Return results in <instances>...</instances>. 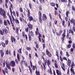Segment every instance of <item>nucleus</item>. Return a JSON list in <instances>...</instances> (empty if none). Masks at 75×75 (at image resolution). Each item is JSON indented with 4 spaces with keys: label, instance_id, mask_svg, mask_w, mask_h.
Returning a JSON list of instances; mask_svg holds the SVG:
<instances>
[{
    "label": "nucleus",
    "instance_id": "nucleus-12",
    "mask_svg": "<svg viewBox=\"0 0 75 75\" xmlns=\"http://www.w3.org/2000/svg\"><path fill=\"white\" fill-rule=\"evenodd\" d=\"M38 33V35L39 36L38 37L39 40L40 42H41V38L42 37V36H41V35L40 33Z\"/></svg>",
    "mask_w": 75,
    "mask_h": 75
},
{
    "label": "nucleus",
    "instance_id": "nucleus-20",
    "mask_svg": "<svg viewBox=\"0 0 75 75\" xmlns=\"http://www.w3.org/2000/svg\"><path fill=\"white\" fill-rule=\"evenodd\" d=\"M60 1L62 3H65L66 4H67V1H68L67 0H60Z\"/></svg>",
    "mask_w": 75,
    "mask_h": 75
},
{
    "label": "nucleus",
    "instance_id": "nucleus-7",
    "mask_svg": "<svg viewBox=\"0 0 75 75\" xmlns=\"http://www.w3.org/2000/svg\"><path fill=\"white\" fill-rule=\"evenodd\" d=\"M69 14V11H67L66 13V17H65V19H68V17H69L68 15Z\"/></svg>",
    "mask_w": 75,
    "mask_h": 75
},
{
    "label": "nucleus",
    "instance_id": "nucleus-16",
    "mask_svg": "<svg viewBox=\"0 0 75 75\" xmlns=\"http://www.w3.org/2000/svg\"><path fill=\"white\" fill-rule=\"evenodd\" d=\"M54 65L56 68H58V65H57V62L56 60L54 61Z\"/></svg>",
    "mask_w": 75,
    "mask_h": 75
},
{
    "label": "nucleus",
    "instance_id": "nucleus-26",
    "mask_svg": "<svg viewBox=\"0 0 75 75\" xmlns=\"http://www.w3.org/2000/svg\"><path fill=\"white\" fill-rule=\"evenodd\" d=\"M42 17L43 19H47V17L45 14H43Z\"/></svg>",
    "mask_w": 75,
    "mask_h": 75
},
{
    "label": "nucleus",
    "instance_id": "nucleus-34",
    "mask_svg": "<svg viewBox=\"0 0 75 75\" xmlns=\"http://www.w3.org/2000/svg\"><path fill=\"white\" fill-rule=\"evenodd\" d=\"M15 62L16 63L17 65H18V60H17V59H15Z\"/></svg>",
    "mask_w": 75,
    "mask_h": 75
},
{
    "label": "nucleus",
    "instance_id": "nucleus-23",
    "mask_svg": "<svg viewBox=\"0 0 75 75\" xmlns=\"http://www.w3.org/2000/svg\"><path fill=\"white\" fill-rule=\"evenodd\" d=\"M37 68H36V75H40V72L39 71H37Z\"/></svg>",
    "mask_w": 75,
    "mask_h": 75
},
{
    "label": "nucleus",
    "instance_id": "nucleus-4",
    "mask_svg": "<svg viewBox=\"0 0 75 75\" xmlns=\"http://www.w3.org/2000/svg\"><path fill=\"white\" fill-rule=\"evenodd\" d=\"M9 3L10 5V6L9 10H10V13L11 14H12V10H11V8H13V5L11 3V2H9Z\"/></svg>",
    "mask_w": 75,
    "mask_h": 75
},
{
    "label": "nucleus",
    "instance_id": "nucleus-38",
    "mask_svg": "<svg viewBox=\"0 0 75 75\" xmlns=\"http://www.w3.org/2000/svg\"><path fill=\"white\" fill-rule=\"evenodd\" d=\"M6 55L8 54V50L7 49L6 50Z\"/></svg>",
    "mask_w": 75,
    "mask_h": 75
},
{
    "label": "nucleus",
    "instance_id": "nucleus-27",
    "mask_svg": "<svg viewBox=\"0 0 75 75\" xmlns=\"http://www.w3.org/2000/svg\"><path fill=\"white\" fill-rule=\"evenodd\" d=\"M1 16H3L4 18H7V17H6V13H4V14L2 15Z\"/></svg>",
    "mask_w": 75,
    "mask_h": 75
},
{
    "label": "nucleus",
    "instance_id": "nucleus-17",
    "mask_svg": "<svg viewBox=\"0 0 75 75\" xmlns=\"http://www.w3.org/2000/svg\"><path fill=\"white\" fill-rule=\"evenodd\" d=\"M29 35H30L31 36H32V37H33L34 35V34L33 33V32L31 31V32H30V30H29Z\"/></svg>",
    "mask_w": 75,
    "mask_h": 75
},
{
    "label": "nucleus",
    "instance_id": "nucleus-50",
    "mask_svg": "<svg viewBox=\"0 0 75 75\" xmlns=\"http://www.w3.org/2000/svg\"><path fill=\"white\" fill-rule=\"evenodd\" d=\"M72 47L74 48V49H75V44L74 43H73V45H72Z\"/></svg>",
    "mask_w": 75,
    "mask_h": 75
},
{
    "label": "nucleus",
    "instance_id": "nucleus-63",
    "mask_svg": "<svg viewBox=\"0 0 75 75\" xmlns=\"http://www.w3.org/2000/svg\"><path fill=\"white\" fill-rule=\"evenodd\" d=\"M16 13L17 17H18V11H16Z\"/></svg>",
    "mask_w": 75,
    "mask_h": 75
},
{
    "label": "nucleus",
    "instance_id": "nucleus-51",
    "mask_svg": "<svg viewBox=\"0 0 75 75\" xmlns=\"http://www.w3.org/2000/svg\"><path fill=\"white\" fill-rule=\"evenodd\" d=\"M3 2V0H0V5H1V4H2Z\"/></svg>",
    "mask_w": 75,
    "mask_h": 75
},
{
    "label": "nucleus",
    "instance_id": "nucleus-49",
    "mask_svg": "<svg viewBox=\"0 0 75 75\" xmlns=\"http://www.w3.org/2000/svg\"><path fill=\"white\" fill-rule=\"evenodd\" d=\"M26 48L27 50L28 51H31V48H30V47H27Z\"/></svg>",
    "mask_w": 75,
    "mask_h": 75
},
{
    "label": "nucleus",
    "instance_id": "nucleus-2",
    "mask_svg": "<svg viewBox=\"0 0 75 75\" xmlns=\"http://www.w3.org/2000/svg\"><path fill=\"white\" fill-rule=\"evenodd\" d=\"M27 10L28 11V17L29 19H33L32 16H30V10L28 8H27Z\"/></svg>",
    "mask_w": 75,
    "mask_h": 75
},
{
    "label": "nucleus",
    "instance_id": "nucleus-11",
    "mask_svg": "<svg viewBox=\"0 0 75 75\" xmlns=\"http://www.w3.org/2000/svg\"><path fill=\"white\" fill-rule=\"evenodd\" d=\"M8 3V0H5V6L6 8H8V6H7Z\"/></svg>",
    "mask_w": 75,
    "mask_h": 75
},
{
    "label": "nucleus",
    "instance_id": "nucleus-8",
    "mask_svg": "<svg viewBox=\"0 0 75 75\" xmlns=\"http://www.w3.org/2000/svg\"><path fill=\"white\" fill-rule=\"evenodd\" d=\"M27 25L30 29L32 30V28H33V25L31 24L30 23H28Z\"/></svg>",
    "mask_w": 75,
    "mask_h": 75
},
{
    "label": "nucleus",
    "instance_id": "nucleus-3",
    "mask_svg": "<svg viewBox=\"0 0 75 75\" xmlns=\"http://www.w3.org/2000/svg\"><path fill=\"white\" fill-rule=\"evenodd\" d=\"M4 13H6L5 11L3 9V8H0V14H1V15L4 14Z\"/></svg>",
    "mask_w": 75,
    "mask_h": 75
},
{
    "label": "nucleus",
    "instance_id": "nucleus-61",
    "mask_svg": "<svg viewBox=\"0 0 75 75\" xmlns=\"http://www.w3.org/2000/svg\"><path fill=\"white\" fill-rule=\"evenodd\" d=\"M5 43H6V45H7V44H8V40H6V42H5Z\"/></svg>",
    "mask_w": 75,
    "mask_h": 75
},
{
    "label": "nucleus",
    "instance_id": "nucleus-10",
    "mask_svg": "<svg viewBox=\"0 0 75 75\" xmlns=\"http://www.w3.org/2000/svg\"><path fill=\"white\" fill-rule=\"evenodd\" d=\"M71 24H74V26H75V20L74 19H71L70 21Z\"/></svg>",
    "mask_w": 75,
    "mask_h": 75
},
{
    "label": "nucleus",
    "instance_id": "nucleus-42",
    "mask_svg": "<svg viewBox=\"0 0 75 75\" xmlns=\"http://www.w3.org/2000/svg\"><path fill=\"white\" fill-rule=\"evenodd\" d=\"M66 55L67 57H69V54H68V53L67 52H66Z\"/></svg>",
    "mask_w": 75,
    "mask_h": 75
},
{
    "label": "nucleus",
    "instance_id": "nucleus-1",
    "mask_svg": "<svg viewBox=\"0 0 75 75\" xmlns=\"http://www.w3.org/2000/svg\"><path fill=\"white\" fill-rule=\"evenodd\" d=\"M47 62V63L48 66L50 65V60H47L45 61V63H43V66L44 68V69L45 70V65H46V62Z\"/></svg>",
    "mask_w": 75,
    "mask_h": 75
},
{
    "label": "nucleus",
    "instance_id": "nucleus-55",
    "mask_svg": "<svg viewBox=\"0 0 75 75\" xmlns=\"http://www.w3.org/2000/svg\"><path fill=\"white\" fill-rule=\"evenodd\" d=\"M62 25L64 26L65 25V21H62Z\"/></svg>",
    "mask_w": 75,
    "mask_h": 75
},
{
    "label": "nucleus",
    "instance_id": "nucleus-29",
    "mask_svg": "<svg viewBox=\"0 0 75 75\" xmlns=\"http://www.w3.org/2000/svg\"><path fill=\"white\" fill-rule=\"evenodd\" d=\"M29 6L30 9L32 8V4L30 3H29Z\"/></svg>",
    "mask_w": 75,
    "mask_h": 75
},
{
    "label": "nucleus",
    "instance_id": "nucleus-62",
    "mask_svg": "<svg viewBox=\"0 0 75 75\" xmlns=\"http://www.w3.org/2000/svg\"><path fill=\"white\" fill-rule=\"evenodd\" d=\"M19 3L20 4L23 3V0H19Z\"/></svg>",
    "mask_w": 75,
    "mask_h": 75
},
{
    "label": "nucleus",
    "instance_id": "nucleus-28",
    "mask_svg": "<svg viewBox=\"0 0 75 75\" xmlns=\"http://www.w3.org/2000/svg\"><path fill=\"white\" fill-rule=\"evenodd\" d=\"M6 66L7 67V68L9 69H11L10 68V67L9 65H8L7 64V63H6Z\"/></svg>",
    "mask_w": 75,
    "mask_h": 75
},
{
    "label": "nucleus",
    "instance_id": "nucleus-40",
    "mask_svg": "<svg viewBox=\"0 0 75 75\" xmlns=\"http://www.w3.org/2000/svg\"><path fill=\"white\" fill-rule=\"evenodd\" d=\"M0 54H1V57L3 58V56H4V53H0Z\"/></svg>",
    "mask_w": 75,
    "mask_h": 75
},
{
    "label": "nucleus",
    "instance_id": "nucleus-6",
    "mask_svg": "<svg viewBox=\"0 0 75 75\" xmlns=\"http://www.w3.org/2000/svg\"><path fill=\"white\" fill-rule=\"evenodd\" d=\"M10 65H11V67H15V66H16V63H15V62H14V61H11Z\"/></svg>",
    "mask_w": 75,
    "mask_h": 75
},
{
    "label": "nucleus",
    "instance_id": "nucleus-13",
    "mask_svg": "<svg viewBox=\"0 0 75 75\" xmlns=\"http://www.w3.org/2000/svg\"><path fill=\"white\" fill-rule=\"evenodd\" d=\"M4 30L3 29L2 31L1 30H0V34L1 35H4Z\"/></svg>",
    "mask_w": 75,
    "mask_h": 75
},
{
    "label": "nucleus",
    "instance_id": "nucleus-39",
    "mask_svg": "<svg viewBox=\"0 0 75 75\" xmlns=\"http://www.w3.org/2000/svg\"><path fill=\"white\" fill-rule=\"evenodd\" d=\"M68 62H67V63L69 64H71V61L69 59H68L67 60Z\"/></svg>",
    "mask_w": 75,
    "mask_h": 75
},
{
    "label": "nucleus",
    "instance_id": "nucleus-45",
    "mask_svg": "<svg viewBox=\"0 0 75 75\" xmlns=\"http://www.w3.org/2000/svg\"><path fill=\"white\" fill-rule=\"evenodd\" d=\"M19 10L21 12V13H23V9L22 8L20 7V9H19Z\"/></svg>",
    "mask_w": 75,
    "mask_h": 75
},
{
    "label": "nucleus",
    "instance_id": "nucleus-58",
    "mask_svg": "<svg viewBox=\"0 0 75 75\" xmlns=\"http://www.w3.org/2000/svg\"><path fill=\"white\" fill-rule=\"evenodd\" d=\"M29 36V40H31V36H30V35H28Z\"/></svg>",
    "mask_w": 75,
    "mask_h": 75
},
{
    "label": "nucleus",
    "instance_id": "nucleus-15",
    "mask_svg": "<svg viewBox=\"0 0 75 75\" xmlns=\"http://www.w3.org/2000/svg\"><path fill=\"white\" fill-rule=\"evenodd\" d=\"M69 33H71L72 35H74V31H72L71 29H70L69 30Z\"/></svg>",
    "mask_w": 75,
    "mask_h": 75
},
{
    "label": "nucleus",
    "instance_id": "nucleus-36",
    "mask_svg": "<svg viewBox=\"0 0 75 75\" xmlns=\"http://www.w3.org/2000/svg\"><path fill=\"white\" fill-rule=\"evenodd\" d=\"M18 52L20 53V54H21V49H19L18 50Z\"/></svg>",
    "mask_w": 75,
    "mask_h": 75
},
{
    "label": "nucleus",
    "instance_id": "nucleus-53",
    "mask_svg": "<svg viewBox=\"0 0 75 75\" xmlns=\"http://www.w3.org/2000/svg\"><path fill=\"white\" fill-rule=\"evenodd\" d=\"M49 72L51 75L52 74V71H51V69L50 68Z\"/></svg>",
    "mask_w": 75,
    "mask_h": 75
},
{
    "label": "nucleus",
    "instance_id": "nucleus-47",
    "mask_svg": "<svg viewBox=\"0 0 75 75\" xmlns=\"http://www.w3.org/2000/svg\"><path fill=\"white\" fill-rule=\"evenodd\" d=\"M68 25L69 27H70V26L71 25L70 24V22H69V21H68Z\"/></svg>",
    "mask_w": 75,
    "mask_h": 75
},
{
    "label": "nucleus",
    "instance_id": "nucleus-59",
    "mask_svg": "<svg viewBox=\"0 0 75 75\" xmlns=\"http://www.w3.org/2000/svg\"><path fill=\"white\" fill-rule=\"evenodd\" d=\"M57 11L55 10L54 11V15L55 16H57Z\"/></svg>",
    "mask_w": 75,
    "mask_h": 75
},
{
    "label": "nucleus",
    "instance_id": "nucleus-44",
    "mask_svg": "<svg viewBox=\"0 0 75 75\" xmlns=\"http://www.w3.org/2000/svg\"><path fill=\"white\" fill-rule=\"evenodd\" d=\"M11 41H12V42H13V40H14V38H13V36H11Z\"/></svg>",
    "mask_w": 75,
    "mask_h": 75
},
{
    "label": "nucleus",
    "instance_id": "nucleus-33",
    "mask_svg": "<svg viewBox=\"0 0 75 75\" xmlns=\"http://www.w3.org/2000/svg\"><path fill=\"white\" fill-rule=\"evenodd\" d=\"M59 18L61 19V15L60 14L61 13V11H60V10H59Z\"/></svg>",
    "mask_w": 75,
    "mask_h": 75
},
{
    "label": "nucleus",
    "instance_id": "nucleus-9",
    "mask_svg": "<svg viewBox=\"0 0 75 75\" xmlns=\"http://www.w3.org/2000/svg\"><path fill=\"white\" fill-rule=\"evenodd\" d=\"M62 32V30H60L59 32V33H56V34L57 36H60L61 35V33Z\"/></svg>",
    "mask_w": 75,
    "mask_h": 75
},
{
    "label": "nucleus",
    "instance_id": "nucleus-35",
    "mask_svg": "<svg viewBox=\"0 0 75 75\" xmlns=\"http://www.w3.org/2000/svg\"><path fill=\"white\" fill-rule=\"evenodd\" d=\"M28 30H29V28L27 27L26 28H25V31L27 33L28 32Z\"/></svg>",
    "mask_w": 75,
    "mask_h": 75
},
{
    "label": "nucleus",
    "instance_id": "nucleus-64",
    "mask_svg": "<svg viewBox=\"0 0 75 75\" xmlns=\"http://www.w3.org/2000/svg\"><path fill=\"white\" fill-rule=\"evenodd\" d=\"M39 9L40 10H42V7H41V6H39Z\"/></svg>",
    "mask_w": 75,
    "mask_h": 75
},
{
    "label": "nucleus",
    "instance_id": "nucleus-30",
    "mask_svg": "<svg viewBox=\"0 0 75 75\" xmlns=\"http://www.w3.org/2000/svg\"><path fill=\"white\" fill-rule=\"evenodd\" d=\"M75 64H74V62H72V64H71V68H74L73 66H75Z\"/></svg>",
    "mask_w": 75,
    "mask_h": 75
},
{
    "label": "nucleus",
    "instance_id": "nucleus-48",
    "mask_svg": "<svg viewBox=\"0 0 75 75\" xmlns=\"http://www.w3.org/2000/svg\"><path fill=\"white\" fill-rule=\"evenodd\" d=\"M4 31H5L6 34H7V33H8V30L7 29H5Z\"/></svg>",
    "mask_w": 75,
    "mask_h": 75
},
{
    "label": "nucleus",
    "instance_id": "nucleus-31",
    "mask_svg": "<svg viewBox=\"0 0 75 75\" xmlns=\"http://www.w3.org/2000/svg\"><path fill=\"white\" fill-rule=\"evenodd\" d=\"M4 23L5 25H6V26H7V21H4Z\"/></svg>",
    "mask_w": 75,
    "mask_h": 75
},
{
    "label": "nucleus",
    "instance_id": "nucleus-54",
    "mask_svg": "<svg viewBox=\"0 0 75 75\" xmlns=\"http://www.w3.org/2000/svg\"><path fill=\"white\" fill-rule=\"evenodd\" d=\"M49 16L50 18V19H52V16H51V13H50L49 15Z\"/></svg>",
    "mask_w": 75,
    "mask_h": 75
},
{
    "label": "nucleus",
    "instance_id": "nucleus-46",
    "mask_svg": "<svg viewBox=\"0 0 75 75\" xmlns=\"http://www.w3.org/2000/svg\"><path fill=\"white\" fill-rule=\"evenodd\" d=\"M71 45H70V44H69L67 45V48H71Z\"/></svg>",
    "mask_w": 75,
    "mask_h": 75
},
{
    "label": "nucleus",
    "instance_id": "nucleus-56",
    "mask_svg": "<svg viewBox=\"0 0 75 75\" xmlns=\"http://www.w3.org/2000/svg\"><path fill=\"white\" fill-rule=\"evenodd\" d=\"M4 71L5 72H6L7 73V68H6L4 69Z\"/></svg>",
    "mask_w": 75,
    "mask_h": 75
},
{
    "label": "nucleus",
    "instance_id": "nucleus-5",
    "mask_svg": "<svg viewBox=\"0 0 75 75\" xmlns=\"http://www.w3.org/2000/svg\"><path fill=\"white\" fill-rule=\"evenodd\" d=\"M46 53L47 55H48L49 57H51V54L49 52L48 50L47 49L46 50Z\"/></svg>",
    "mask_w": 75,
    "mask_h": 75
},
{
    "label": "nucleus",
    "instance_id": "nucleus-60",
    "mask_svg": "<svg viewBox=\"0 0 75 75\" xmlns=\"http://www.w3.org/2000/svg\"><path fill=\"white\" fill-rule=\"evenodd\" d=\"M63 59L66 60V61H67V59L65 57H63Z\"/></svg>",
    "mask_w": 75,
    "mask_h": 75
},
{
    "label": "nucleus",
    "instance_id": "nucleus-24",
    "mask_svg": "<svg viewBox=\"0 0 75 75\" xmlns=\"http://www.w3.org/2000/svg\"><path fill=\"white\" fill-rule=\"evenodd\" d=\"M17 59L18 61H20V56L18 54H17Z\"/></svg>",
    "mask_w": 75,
    "mask_h": 75
},
{
    "label": "nucleus",
    "instance_id": "nucleus-25",
    "mask_svg": "<svg viewBox=\"0 0 75 75\" xmlns=\"http://www.w3.org/2000/svg\"><path fill=\"white\" fill-rule=\"evenodd\" d=\"M1 44L3 47H4H4H6V44H5V43L2 42L1 43Z\"/></svg>",
    "mask_w": 75,
    "mask_h": 75
},
{
    "label": "nucleus",
    "instance_id": "nucleus-14",
    "mask_svg": "<svg viewBox=\"0 0 75 75\" xmlns=\"http://www.w3.org/2000/svg\"><path fill=\"white\" fill-rule=\"evenodd\" d=\"M39 19H41V17H42V13H41V11H39Z\"/></svg>",
    "mask_w": 75,
    "mask_h": 75
},
{
    "label": "nucleus",
    "instance_id": "nucleus-57",
    "mask_svg": "<svg viewBox=\"0 0 75 75\" xmlns=\"http://www.w3.org/2000/svg\"><path fill=\"white\" fill-rule=\"evenodd\" d=\"M59 58H60V61H62V62L63 61V60L62 59V58L61 57V56H60Z\"/></svg>",
    "mask_w": 75,
    "mask_h": 75
},
{
    "label": "nucleus",
    "instance_id": "nucleus-18",
    "mask_svg": "<svg viewBox=\"0 0 75 75\" xmlns=\"http://www.w3.org/2000/svg\"><path fill=\"white\" fill-rule=\"evenodd\" d=\"M56 73L58 75H61V72H60V71H59L58 70H56Z\"/></svg>",
    "mask_w": 75,
    "mask_h": 75
},
{
    "label": "nucleus",
    "instance_id": "nucleus-41",
    "mask_svg": "<svg viewBox=\"0 0 75 75\" xmlns=\"http://www.w3.org/2000/svg\"><path fill=\"white\" fill-rule=\"evenodd\" d=\"M33 70L34 71L35 70V68L36 69V68H37V67H36V66H33Z\"/></svg>",
    "mask_w": 75,
    "mask_h": 75
},
{
    "label": "nucleus",
    "instance_id": "nucleus-43",
    "mask_svg": "<svg viewBox=\"0 0 75 75\" xmlns=\"http://www.w3.org/2000/svg\"><path fill=\"white\" fill-rule=\"evenodd\" d=\"M65 33H63L62 34V37L64 38H65Z\"/></svg>",
    "mask_w": 75,
    "mask_h": 75
},
{
    "label": "nucleus",
    "instance_id": "nucleus-22",
    "mask_svg": "<svg viewBox=\"0 0 75 75\" xmlns=\"http://www.w3.org/2000/svg\"><path fill=\"white\" fill-rule=\"evenodd\" d=\"M50 5H51L52 6H53V7H55V4L54 3L51 2L50 3Z\"/></svg>",
    "mask_w": 75,
    "mask_h": 75
},
{
    "label": "nucleus",
    "instance_id": "nucleus-21",
    "mask_svg": "<svg viewBox=\"0 0 75 75\" xmlns=\"http://www.w3.org/2000/svg\"><path fill=\"white\" fill-rule=\"evenodd\" d=\"M39 1L41 4L45 3V0H39Z\"/></svg>",
    "mask_w": 75,
    "mask_h": 75
},
{
    "label": "nucleus",
    "instance_id": "nucleus-32",
    "mask_svg": "<svg viewBox=\"0 0 75 75\" xmlns=\"http://www.w3.org/2000/svg\"><path fill=\"white\" fill-rule=\"evenodd\" d=\"M10 21H11V25L12 27L14 26V24H13V23H12V19H10Z\"/></svg>",
    "mask_w": 75,
    "mask_h": 75
},
{
    "label": "nucleus",
    "instance_id": "nucleus-37",
    "mask_svg": "<svg viewBox=\"0 0 75 75\" xmlns=\"http://www.w3.org/2000/svg\"><path fill=\"white\" fill-rule=\"evenodd\" d=\"M12 13L13 16H15V17H16V12H15V11H13Z\"/></svg>",
    "mask_w": 75,
    "mask_h": 75
},
{
    "label": "nucleus",
    "instance_id": "nucleus-19",
    "mask_svg": "<svg viewBox=\"0 0 75 75\" xmlns=\"http://www.w3.org/2000/svg\"><path fill=\"white\" fill-rule=\"evenodd\" d=\"M36 30V31H35V33L36 35H38V34L39 33L38 32V28H37Z\"/></svg>",
    "mask_w": 75,
    "mask_h": 75
},
{
    "label": "nucleus",
    "instance_id": "nucleus-52",
    "mask_svg": "<svg viewBox=\"0 0 75 75\" xmlns=\"http://www.w3.org/2000/svg\"><path fill=\"white\" fill-rule=\"evenodd\" d=\"M15 21L16 24H17L19 23V21L18 20H16Z\"/></svg>",
    "mask_w": 75,
    "mask_h": 75
}]
</instances>
